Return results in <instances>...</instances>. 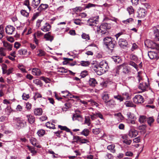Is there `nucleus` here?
I'll return each mask as SVG.
<instances>
[{
    "instance_id": "052dcab7",
    "label": "nucleus",
    "mask_w": 159,
    "mask_h": 159,
    "mask_svg": "<svg viewBox=\"0 0 159 159\" xmlns=\"http://www.w3.org/2000/svg\"><path fill=\"white\" fill-rule=\"evenodd\" d=\"M80 117H81V116L80 115L77 114H73V115L72 120L74 121V120H77L78 118Z\"/></svg>"
},
{
    "instance_id": "3c124183",
    "label": "nucleus",
    "mask_w": 159,
    "mask_h": 159,
    "mask_svg": "<svg viewBox=\"0 0 159 159\" xmlns=\"http://www.w3.org/2000/svg\"><path fill=\"white\" fill-rule=\"evenodd\" d=\"M36 141V139L34 138H32L30 139V141L31 143L34 146H36L37 145Z\"/></svg>"
},
{
    "instance_id": "6e6d98bb",
    "label": "nucleus",
    "mask_w": 159,
    "mask_h": 159,
    "mask_svg": "<svg viewBox=\"0 0 159 159\" xmlns=\"http://www.w3.org/2000/svg\"><path fill=\"white\" fill-rule=\"evenodd\" d=\"M114 98L117 100H119L120 102L123 101L124 99V98L120 95L114 96Z\"/></svg>"
},
{
    "instance_id": "e433bc0d",
    "label": "nucleus",
    "mask_w": 159,
    "mask_h": 159,
    "mask_svg": "<svg viewBox=\"0 0 159 159\" xmlns=\"http://www.w3.org/2000/svg\"><path fill=\"white\" fill-rule=\"evenodd\" d=\"M58 127L61 130H65L68 132H70V129L66 126H62L61 125H58Z\"/></svg>"
},
{
    "instance_id": "aec40b11",
    "label": "nucleus",
    "mask_w": 159,
    "mask_h": 159,
    "mask_svg": "<svg viewBox=\"0 0 159 159\" xmlns=\"http://www.w3.org/2000/svg\"><path fill=\"white\" fill-rule=\"evenodd\" d=\"M41 71L39 69L34 68L32 70V74L36 76L40 75L41 74Z\"/></svg>"
},
{
    "instance_id": "7c9ffc66",
    "label": "nucleus",
    "mask_w": 159,
    "mask_h": 159,
    "mask_svg": "<svg viewBox=\"0 0 159 159\" xmlns=\"http://www.w3.org/2000/svg\"><path fill=\"white\" fill-rule=\"evenodd\" d=\"M37 55L39 57H42L45 55L46 53L45 51L42 49H39L37 52Z\"/></svg>"
},
{
    "instance_id": "0e129e2a",
    "label": "nucleus",
    "mask_w": 159,
    "mask_h": 159,
    "mask_svg": "<svg viewBox=\"0 0 159 159\" xmlns=\"http://www.w3.org/2000/svg\"><path fill=\"white\" fill-rule=\"evenodd\" d=\"M44 22L42 20H38L36 22V26L38 27L41 25V24L43 23Z\"/></svg>"
},
{
    "instance_id": "7ed1b4c3",
    "label": "nucleus",
    "mask_w": 159,
    "mask_h": 159,
    "mask_svg": "<svg viewBox=\"0 0 159 159\" xmlns=\"http://www.w3.org/2000/svg\"><path fill=\"white\" fill-rule=\"evenodd\" d=\"M108 24L107 23H102L99 27V30H97L98 31H100L102 34H105L107 33H109L108 30L109 27Z\"/></svg>"
},
{
    "instance_id": "09e8293b",
    "label": "nucleus",
    "mask_w": 159,
    "mask_h": 159,
    "mask_svg": "<svg viewBox=\"0 0 159 159\" xmlns=\"http://www.w3.org/2000/svg\"><path fill=\"white\" fill-rule=\"evenodd\" d=\"M40 79L43 80L46 83H50L51 80L48 78H45L43 76H41L40 77Z\"/></svg>"
},
{
    "instance_id": "ddd939ff",
    "label": "nucleus",
    "mask_w": 159,
    "mask_h": 159,
    "mask_svg": "<svg viewBox=\"0 0 159 159\" xmlns=\"http://www.w3.org/2000/svg\"><path fill=\"white\" fill-rule=\"evenodd\" d=\"M138 13L139 17H144L146 15L147 11L143 7H141L139 10Z\"/></svg>"
},
{
    "instance_id": "5701e85b",
    "label": "nucleus",
    "mask_w": 159,
    "mask_h": 159,
    "mask_svg": "<svg viewBox=\"0 0 159 159\" xmlns=\"http://www.w3.org/2000/svg\"><path fill=\"white\" fill-rule=\"evenodd\" d=\"M41 0H33L31 5L34 7L36 8L40 3Z\"/></svg>"
},
{
    "instance_id": "f8f14e48",
    "label": "nucleus",
    "mask_w": 159,
    "mask_h": 159,
    "mask_svg": "<svg viewBox=\"0 0 159 159\" xmlns=\"http://www.w3.org/2000/svg\"><path fill=\"white\" fill-rule=\"evenodd\" d=\"M138 134V131L133 129H130L129 131L128 135L131 137H135Z\"/></svg>"
},
{
    "instance_id": "13d9d810",
    "label": "nucleus",
    "mask_w": 159,
    "mask_h": 159,
    "mask_svg": "<svg viewBox=\"0 0 159 159\" xmlns=\"http://www.w3.org/2000/svg\"><path fill=\"white\" fill-rule=\"evenodd\" d=\"M33 82L34 84H36L37 85H39L41 86L42 84L41 81L39 79H35L33 80Z\"/></svg>"
},
{
    "instance_id": "dca6fc26",
    "label": "nucleus",
    "mask_w": 159,
    "mask_h": 159,
    "mask_svg": "<svg viewBox=\"0 0 159 159\" xmlns=\"http://www.w3.org/2000/svg\"><path fill=\"white\" fill-rule=\"evenodd\" d=\"M51 27V25L49 23L46 22L45 23L44 25L41 28V29L43 31L46 32L50 30Z\"/></svg>"
},
{
    "instance_id": "58836bf2",
    "label": "nucleus",
    "mask_w": 159,
    "mask_h": 159,
    "mask_svg": "<svg viewBox=\"0 0 159 159\" xmlns=\"http://www.w3.org/2000/svg\"><path fill=\"white\" fill-rule=\"evenodd\" d=\"M63 60L64 61L63 62V63L64 65H67L69 63V62L72 61L73 60V59L68 58H64Z\"/></svg>"
},
{
    "instance_id": "603ef678",
    "label": "nucleus",
    "mask_w": 159,
    "mask_h": 159,
    "mask_svg": "<svg viewBox=\"0 0 159 159\" xmlns=\"http://www.w3.org/2000/svg\"><path fill=\"white\" fill-rule=\"evenodd\" d=\"M21 14L24 16L27 17L29 16V13L26 12V11L24 10H22L20 11Z\"/></svg>"
},
{
    "instance_id": "8fccbe9b",
    "label": "nucleus",
    "mask_w": 159,
    "mask_h": 159,
    "mask_svg": "<svg viewBox=\"0 0 159 159\" xmlns=\"http://www.w3.org/2000/svg\"><path fill=\"white\" fill-rule=\"evenodd\" d=\"M133 20L132 18H130L127 19L126 20H124L122 21L123 23L125 24H128L129 23L132 22Z\"/></svg>"
},
{
    "instance_id": "4d7b16f0",
    "label": "nucleus",
    "mask_w": 159,
    "mask_h": 159,
    "mask_svg": "<svg viewBox=\"0 0 159 159\" xmlns=\"http://www.w3.org/2000/svg\"><path fill=\"white\" fill-rule=\"evenodd\" d=\"M42 97V95L38 92H36L34 97V99L36 100V99L41 98Z\"/></svg>"
},
{
    "instance_id": "0eeeda50",
    "label": "nucleus",
    "mask_w": 159,
    "mask_h": 159,
    "mask_svg": "<svg viewBox=\"0 0 159 159\" xmlns=\"http://www.w3.org/2000/svg\"><path fill=\"white\" fill-rule=\"evenodd\" d=\"M153 33L155 37L154 40L155 41L159 42V25L153 27Z\"/></svg>"
},
{
    "instance_id": "39448f33",
    "label": "nucleus",
    "mask_w": 159,
    "mask_h": 159,
    "mask_svg": "<svg viewBox=\"0 0 159 159\" xmlns=\"http://www.w3.org/2000/svg\"><path fill=\"white\" fill-rule=\"evenodd\" d=\"M109 68L107 63L105 61L101 62L99 66L97 67V68L101 69L105 73L108 70Z\"/></svg>"
},
{
    "instance_id": "a878e982",
    "label": "nucleus",
    "mask_w": 159,
    "mask_h": 159,
    "mask_svg": "<svg viewBox=\"0 0 159 159\" xmlns=\"http://www.w3.org/2000/svg\"><path fill=\"white\" fill-rule=\"evenodd\" d=\"M27 117L28 118V120L29 122L31 124H33L35 121V118L34 116L31 115H27Z\"/></svg>"
},
{
    "instance_id": "9d476101",
    "label": "nucleus",
    "mask_w": 159,
    "mask_h": 159,
    "mask_svg": "<svg viewBox=\"0 0 159 159\" xmlns=\"http://www.w3.org/2000/svg\"><path fill=\"white\" fill-rule=\"evenodd\" d=\"M96 19L90 18L87 21V25L91 26H95L97 22H98V16H97ZM95 19V18H94Z\"/></svg>"
},
{
    "instance_id": "c756f323",
    "label": "nucleus",
    "mask_w": 159,
    "mask_h": 159,
    "mask_svg": "<svg viewBox=\"0 0 159 159\" xmlns=\"http://www.w3.org/2000/svg\"><path fill=\"white\" fill-rule=\"evenodd\" d=\"M4 46L8 50L11 51L12 50V45L8 43H5L3 44Z\"/></svg>"
},
{
    "instance_id": "4be33fe9",
    "label": "nucleus",
    "mask_w": 159,
    "mask_h": 159,
    "mask_svg": "<svg viewBox=\"0 0 159 159\" xmlns=\"http://www.w3.org/2000/svg\"><path fill=\"white\" fill-rule=\"evenodd\" d=\"M89 85L92 87H94L96 85L98 84V83L94 78H90L89 81Z\"/></svg>"
},
{
    "instance_id": "423d86ee",
    "label": "nucleus",
    "mask_w": 159,
    "mask_h": 159,
    "mask_svg": "<svg viewBox=\"0 0 159 159\" xmlns=\"http://www.w3.org/2000/svg\"><path fill=\"white\" fill-rule=\"evenodd\" d=\"M148 56L151 59H157L159 58V52L156 51H150L148 52Z\"/></svg>"
},
{
    "instance_id": "de8ad7c7",
    "label": "nucleus",
    "mask_w": 159,
    "mask_h": 159,
    "mask_svg": "<svg viewBox=\"0 0 159 159\" xmlns=\"http://www.w3.org/2000/svg\"><path fill=\"white\" fill-rule=\"evenodd\" d=\"M6 49L3 48H0V55L1 56H5L6 55Z\"/></svg>"
},
{
    "instance_id": "4468645a",
    "label": "nucleus",
    "mask_w": 159,
    "mask_h": 159,
    "mask_svg": "<svg viewBox=\"0 0 159 159\" xmlns=\"http://www.w3.org/2000/svg\"><path fill=\"white\" fill-rule=\"evenodd\" d=\"M119 45L121 48L126 47L128 45L127 41L124 39H120L119 40Z\"/></svg>"
},
{
    "instance_id": "338daca9",
    "label": "nucleus",
    "mask_w": 159,
    "mask_h": 159,
    "mask_svg": "<svg viewBox=\"0 0 159 159\" xmlns=\"http://www.w3.org/2000/svg\"><path fill=\"white\" fill-rule=\"evenodd\" d=\"M64 7L63 6H61L57 9V11L61 12L64 11Z\"/></svg>"
},
{
    "instance_id": "cd10ccee",
    "label": "nucleus",
    "mask_w": 159,
    "mask_h": 159,
    "mask_svg": "<svg viewBox=\"0 0 159 159\" xmlns=\"http://www.w3.org/2000/svg\"><path fill=\"white\" fill-rule=\"evenodd\" d=\"M110 47H111L112 48H114L115 46H116V42L115 41L114 39L110 37Z\"/></svg>"
},
{
    "instance_id": "864d4df0",
    "label": "nucleus",
    "mask_w": 159,
    "mask_h": 159,
    "mask_svg": "<svg viewBox=\"0 0 159 159\" xmlns=\"http://www.w3.org/2000/svg\"><path fill=\"white\" fill-rule=\"evenodd\" d=\"M101 131V130L99 128H96L92 129L93 133L95 134H99Z\"/></svg>"
},
{
    "instance_id": "5fc2aeb1",
    "label": "nucleus",
    "mask_w": 159,
    "mask_h": 159,
    "mask_svg": "<svg viewBox=\"0 0 159 159\" xmlns=\"http://www.w3.org/2000/svg\"><path fill=\"white\" fill-rule=\"evenodd\" d=\"M82 38L84 39L89 40L90 39V37L89 34L84 33L81 35Z\"/></svg>"
},
{
    "instance_id": "2eb2a0df",
    "label": "nucleus",
    "mask_w": 159,
    "mask_h": 159,
    "mask_svg": "<svg viewBox=\"0 0 159 159\" xmlns=\"http://www.w3.org/2000/svg\"><path fill=\"white\" fill-rule=\"evenodd\" d=\"M109 37L107 36L105 38L103 39V46L104 48L109 49Z\"/></svg>"
},
{
    "instance_id": "e2e57ef3",
    "label": "nucleus",
    "mask_w": 159,
    "mask_h": 159,
    "mask_svg": "<svg viewBox=\"0 0 159 159\" xmlns=\"http://www.w3.org/2000/svg\"><path fill=\"white\" fill-rule=\"evenodd\" d=\"M115 148V145L114 144L110 145V151L113 153L115 152L116 150Z\"/></svg>"
},
{
    "instance_id": "bf43d9fd",
    "label": "nucleus",
    "mask_w": 159,
    "mask_h": 159,
    "mask_svg": "<svg viewBox=\"0 0 159 159\" xmlns=\"http://www.w3.org/2000/svg\"><path fill=\"white\" fill-rule=\"evenodd\" d=\"M62 93H66L67 94L66 95V96H67V97H69L70 98H73L71 97H72L73 96H74V95H72L69 91H62L61 92Z\"/></svg>"
},
{
    "instance_id": "c9c22d12",
    "label": "nucleus",
    "mask_w": 159,
    "mask_h": 159,
    "mask_svg": "<svg viewBox=\"0 0 159 159\" xmlns=\"http://www.w3.org/2000/svg\"><path fill=\"white\" fill-rule=\"evenodd\" d=\"M111 130L113 133H116L117 130H118L117 125L115 124L113 125H111Z\"/></svg>"
},
{
    "instance_id": "20e7f679",
    "label": "nucleus",
    "mask_w": 159,
    "mask_h": 159,
    "mask_svg": "<svg viewBox=\"0 0 159 159\" xmlns=\"http://www.w3.org/2000/svg\"><path fill=\"white\" fill-rule=\"evenodd\" d=\"M148 43V46H147L152 49H155L157 50H159V44L157 43L154 42L152 41L148 40L145 43V45H146V43Z\"/></svg>"
},
{
    "instance_id": "4c0bfd02",
    "label": "nucleus",
    "mask_w": 159,
    "mask_h": 159,
    "mask_svg": "<svg viewBox=\"0 0 159 159\" xmlns=\"http://www.w3.org/2000/svg\"><path fill=\"white\" fill-rule=\"evenodd\" d=\"M89 142H90L88 139L83 138L82 137H81L80 142V144L84 143H86Z\"/></svg>"
},
{
    "instance_id": "ea45409f",
    "label": "nucleus",
    "mask_w": 159,
    "mask_h": 159,
    "mask_svg": "<svg viewBox=\"0 0 159 159\" xmlns=\"http://www.w3.org/2000/svg\"><path fill=\"white\" fill-rule=\"evenodd\" d=\"M46 126L47 127L49 128L50 129H55V125L53 124L52 123H50V122H48L46 124Z\"/></svg>"
},
{
    "instance_id": "9b49d317",
    "label": "nucleus",
    "mask_w": 159,
    "mask_h": 159,
    "mask_svg": "<svg viewBox=\"0 0 159 159\" xmlns=\"http://www.w3.org/2000/svg\"><path fill=\"white\" fill-rule=\"evenodd\" d=\"M6 33L8 34H11L15 30V28L13 26L8 25L5 28Z\"/></svg>"
},
{
    "instance_id": "49530a36",
    "label": "nucleus",
    "mask_w": 159,
    "mask_h": 159,
    "mask_svg": "<svg viewBox=\"0 0 159 159\" xmlns=\"http://www.w3.org/2000/svg\"><path fill=\"white\" fill-rule=\"evenodd\" d=\"M128 64L131 65L135 68L137 70H138V65L134 62L132 61H130L128 62Z\"/></svg>"
},
{
    "instance_id": "6e6552de",
    "label": "nucleus",
    "mask_w": 159,
    "mask_h": 159,
    "mask_svg": "<svg viewBox=\"0 0 159 159\" xmlns=\"http://www.w3.org/2000/svg\"><path fill=\"white\" fill-rule=\"evenodd\" d=\"M133 100L135 103H142L143 102L144 99L142 96L138 94L133 98Z\"/></svg>"
},
{
    "instance_id": "f3484780",
    "label": "nucleus",
    "mask_w": 159,
    "mask_h": 159,
    "mask_svg": "<svg viewBox=\"0 0 159 159\" xmlns=\"http://www.w3.org/2000/svg\"><path fill=\"white\" fill-rule=\"evenodd\" d=\"M102 99L106 103L109 102V95L108 92H105L103 93Z\"/></svg>"
},
{
    "instance_id": "774afa93",
    "label": "nucleus",
    "mask_w": 159,
    "mask_h": 159,
    "mask_svg": "<svg viewBox=\"0 0 159 159\" xmlns=\"http://www.w3.org/2000/svg\"><path fill=\"white\" fill-rule=\"evenodd\" d=\"M74 23L77 25H81V23L80 22V20L79 19H73Z\"/></svg>"
},
{
    "instance_id": "79ce46f5",
    "label": "nucleus",
    "mask_w": 159,
    "mask_h": 159,
    "mask_svg": "<svg viewBox=\"0 0 159 159\" xmlns=\"http://www.w3.org/2000/svg\"><path fill=\"white\" fill-rule=\"evenodd\" d=\"M90 64V62L88 61H80V65L83 66H89Z\"/></svg>"
},
{
    "instance_id": "37998d69",
    "label": "nucleus",
    "mask_w": 159,
    "mask_h": 159,
    "mask_svg": "<svg viewBox=\"0 0 159 159\" xmlns=\"http://www.w3.org/2000/svg\"><path fill=\"white\" fill-rule=\"evenodd\" d=\"M127 11L129 15H133L134 10L132 6L128 7L127 8Z\"/></svg>"
},
{
    "instance_id": "a211bd4d",
    "label": "nucleus",
    "mask_w": 159,
    "mask_h": 159,
    "mask_svg": "<svg viewBox=\"0 0 159 159\" xmlns=\"http://www.w3.org/2000/svg\"><path fill=\"white\" fill-rule=\"evenodd\" d=\"M50 34L51 32H48L44 35V38L46 39V40L50 41L51 42H52L53 39L54 37L51 35Z\"/></svg>"
},
{
    "instance_id": "393cba45",
    "label": "nucleus",
    "mask_w": 159,
    "mask_h": 159,
    "mask_svg": "<svg viewBox=\"0 0 159 159\" xmlns=\"http://www.w3.org/2000/svg\"><path fill=\"white\" fill-rule=\"evenodd\" d=\"M48 7V5L47 4H41L38 8V10L41 11L45 10Z\"/></svg>"
},
{
    "instance_id": "f704fd0d",
    "label": "nucleus",
    "mask_w": 159,
    "mask_h": 159,
    "mask_svg": "<svg viewBox=\"0 0 159 159\" xmlns=\"http://www.w3.org/2000/svg\"><path fill=\"white\" fill-rule=\"evenodd\" d=\"M147 120L148 124L151 126L154 121V119L153 117H150L147 118Z\"/></svg>"
},
{
    "instance_id": "69168bd1",
    "label": "nucleus",
    "mask_w": 159,
    "mask_h": 159,
    "mask_svg": "<svg viewBox=\"0 0 159 159\" xmlns=\"http://www.w3.org/2000/svg\"><path fill=\"white\" fill-rule=\"evenodd\" d=\"M22 97L23 99L25 100H27L30 97L29 94H26L25 93H23Z\"/></svg>"
},
{
    "instance_id": "c03bdc74",
    "label": "nucleus",
    "mask_w": 159,
    "mask_h": 159,
    "mask_svg": "<svg viewBox=\"0 0 159 159\" xmlns=\"http://www.w3.org/2000/svg\"><path fill=\"white\" fill-rule=\"evenodd\" d=\"M45 131L44 130L41 129L38 130L37 134L39 136H43L45 134Z\"/></svg>"
},
{
    "instance_id": "1a4fd4ad",
    "label": "nucleus",
    "mask_w": 159,
    "mask_h": 159,
    "mask_svg": "<svg viewBox=\"0 0 159 159\" xmlns=\"http://www.w3.org/2000/svg\"><path fill=\"white\" fill-rule=\"evenodd\" d=\"M57 72L61 73H66L69 72V74L72 75H74L75 74V73L67 69H65L63 67L58 68Z\"/></svg>"
},
{
    "instance_id": "473e14b6",
    "label": "nucleus",
    "mask_w": 159,
    "mask_h": 159,
    "mask_svg": "<svg viewBox=\"0 0 159 159\" xmlns=\"http://www.w3.org/2000/svg\"><path fill=\"white\" fill-rule=\"evenodd\" d=\"M81 138V137L77 135L74 136L73 137V140L74 141L72 142V143H78V142H80Z\"/></svg>"
},
{
    "instance_id": "6ab92c4d",
    "label": "nucleus",
    "mask_w": 159,
    "mask_h": 159,
    "mask_svg": "<svg viewBox=\"0 0 159 159\" xmlns=\"http://www.w3.org/2000/svg\"><path fill=\"white\" fill-rule=\"evenodd\" d=\"M123 139V141L124 143H126L127 145H130L132 142L131 140L128 139L127 136L125 135L122 137Z\"/></svg>"
},
{
    "instance_id": "b1692460",
    "label": "nucleus",
    "mask_w": 159,
    "mask_h": 159,
    "mask_svg": "<svg viewBox=\"0 0 159 159\" xmlns=\"http://www.w3.org/2000/svg\"><path fill=\"white\" fill-rule=\"evenodd\" d=\"M42 113L43 110L41 108H37L34 109V113L36 116H40Z\"/></svg>"
},
{
    "instance_id": "c85d7f7f",
    "label": "nucleus",
    "mask_w": 159,
    "mask_h": 159,
    "mask_svg": "<svg viewBox=\"0 0 159 159\" xmlns=\"http://www.w3.org/2000/svg\"><path fill=\"white\" fill-rule=\"evenodd\" d=\"M125 104L127 107H135L136 106L132 101H127L125 103Z\"/></svg>"
},
{
    "instance_id": "72a5a7b5",
    "label": "nucleus",
    "mask_w": 159,
    "mask_h": 159,
    "mask_svg": "<svg viewBox=\"0 0 159 159\" xmlns=\"http://www.w3.org/2000/svg\"><path fill=\"white\" fill-rule=\"evenodd\" d=\"M138 88L143 91L145 90L146 89V84L145 83H140L139 86Z\"/></svg>"
},
{
    "instance_id": "a18cd8bd",
    "label": "nucleus",
    "mask_w": 159,
    "mask_h": 159,
    "mask_svg": "<svg viewBox=\"0 0 159 159\" xmlns=\"http://www.w3.org/2000/svg\"><path fill=\"white\" fill-rule=\"evenodd\" d=\"M19 54L20 55H25L27 52V50L25 49H21L18 51Z\"/></svg>"
},
{
    "instance_id": "f257e3e1",
    "label": "nucleus",
    "mask_w": 159,
    "mask_h": 159,
    "mask_svg": "<svg viewBox=\"0 0 159 159\" xmlns=\"http://www.w3.org/2000/svg\"><path fill=\"white\" fill-rule=\"evenodd\" d=\"M14 121L16 123V128L20 129L23 128L26 125V122L25 120L20 117H14Z\"/></svg>"
},
{
    "instance_id": "bb28decb",
    "label": "nucleus",
    "mask_w": 159,
    "mask_h": 159,
    "mask_svg": "<svg viewBox=\"0 0 159 159\" xmlns=\"http://www.w3.org/2000/svg\"><path fill=\"white\" fill-rule=\"evenodd\" d=\"M147 118L145 116H140L139 118V121L141 123H144L147 120Z\"/></svg>"
},
{
    "instance_id": "a19ab883",
    "label": "nucleus",
    "mask_w": 159,
    "mask_h": 159,
    "mask_svg": "<svg viewBox=\"0 0 159 159\" xmlns=\"http://www.w3.org/2000/svg\"><path fill=\"white\" fill-rule=\"evenodd\" d=\"M89 130L87 129H84L81 133V134L85 136H88L89 134Z\"/></svg>"
},
{
    "instance_id": "680f3d73",
    "label": "nucleus",
    "mask_w": 159,
    "mask_h": 159,
    "mask_svg": "<svg viewBox=\"0 0 159 159\" xmlns=\"http://www.w3.org/2000/svg\"><path fill=\"white\" fill-rule=\"evenodd\" d=\"M24 5H25L26 6L28 9L29 10V11H30L31 9V8L30 7V2L29 0H26L24 2Z\"/></svg>"
},
{
    "instance_id": "412c9836",
    "label": "nucleus",
    "mask_w": 159,
    "mask_h": 159,
    "mask_svg": "<svg viewBox=\"0 0 159 159\" xmlns=\"http://www.w3.org/2000/svg\"><path fill=\"white\" fill-rule=\"evenodd\" d=\"M112 60L116 63H119L121 62L122 60L120 57L118 56H113L111 57Z\"/></svg>"
},
{
    "instance_id": "2f4dec72",
    "label": "nucleus",
    "mask_w": 159,
    "mask_h": 159,
    "mask_svg": "<svg viewBox=\"0 0 159 159\" xmlns=\"http://www.w3.org/2000/svg\"><path fill=\"white\" fill-rule=\"evenodd\" d=\"M28 147L29 150L31 152L32 154V155H33L36 154L37 152L35 150L34 148L33 147H31L30 146H27Z\"/></svg>"
},
{
    "instance_id": "f03ea898",
    "label": "nucleus",
    "mask_w": 159,
    "mask_h": 159,
    "mask_svg": "<svg viewBox=\"0 0 159 159\" xmlns=\"http://www.w3.org/2000/svg\"><path fill=\"white\" fill-rule=\"evenodd\" d=\"M126 63H124L121 65L118 66L116 69V73H118L119 70L120 69L122 68V72L125 74H127L129 73L130 70L129 69V67L126 65Z\"/></svg>"
}]
</instances>
